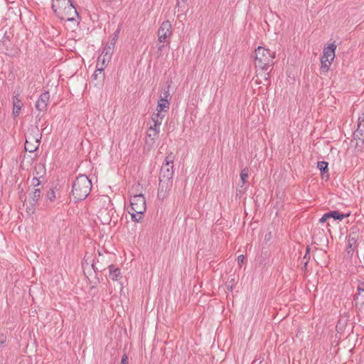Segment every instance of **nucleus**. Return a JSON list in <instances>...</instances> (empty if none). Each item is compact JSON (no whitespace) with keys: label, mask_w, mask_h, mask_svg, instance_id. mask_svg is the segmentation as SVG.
<instances>
[{"label":"nucleus","mask_w":364,"mask_h":364,"mask_svg":"<svg viewBox=\"0 0 364 364\" xmlns=\"http://www.w3.org/2000/svg\"><path fill=\"white\" fill-rule=\"evenodd\" d=\"M142 186L138 183L133 187L132 193L133 196L130 198V205L132 212H129L132 219L134 221L139 222L141 219V215L146 210V200L144 195L139 191Z\"/></svg>","instance_id":"obj_1"},{"label":"nucleus","mask_w":364,"mask_h":364,"mask_svg":"<svg viewBox=\"0 0 364 364\" xmlns=\"http://www.w3.org/2000/svg\"><path fill=\"white\" fill-rule=\"evenodd\" d=\"M52 9L55 15L63 21H73L74 17L78 15L70 0H52Z\"/></svg>","instance_id":"obj_2"},{"label":"nucleus","mask_w":364,"mask_h":364,"mask_svg":"<svg viewBox=\"0 0 364 364\" xmlns=\"http://www.w3.org/2000/svg\"><path fill=\"white\" fill-rule=\"evenodd\" d=\"M91 191V179L85 175H80L73 185V196L75 200L85 199Z\"/></svg>","instance_id":"obj_3"},{"label":"nucleus","mask_w":364,"mask_h":364,"mask_svg":"<svg viewBox=\"0 0 364 364\" xmlns=\"http://www.w3.org/2000/svg\"><path fill=\"white\" fill-rule=\"evenodd\" d=\"M255 64L257 68L267 70L274 64V53L268 49L259 46L255 49Z\"/></svg>","instance_id":"obj_4"},{"label":"nucleus","mask_w":364,"mask_h":364,"mask_svg":"<svg viewBox=\"0 0 364 364\" xmlns=\"http://www.w3.org/2000/svg\"><path fill=\"white\" fill-rule=\"evenodd\" d=\"M175 155L171 152L165 158L160 170L159 178L173 180Z\"/></svg>","instance_id":"obj_5"},{"label":"nucleus","mask_w":364,"mask_h":364,"mask_svg":"<svg viewBox=\"0 0 364 364\" xmlns=\"http://www.w3.org/2000/svg\"><path fill=\"white\" fill-rule=\"evenodd\" d=\"M41 136L37 133L36 136L29 134L26 137L25 150L28 152H34L40 145V139Z\"/></svg>","instance_id":"obj_6"},{"label":"nucleus","mask_w":364,"mask_h":364,"mask_svg":"<svg viewBox=\"0 0 364 364\" xmlns=\"http://www.w3.org/2000/svg\"><path fill=\"white\" fill-rule=\"evenodd\" d=\"M172 34V26L169 21H164L158 31V40L161 43L166 41Z\"/></svg>","instance_id":"obj_7"},{"label":"nucleus","mask_w":364,"mask_h":364,"mask_svg":"<svg viewBox=\"0 0 364 364\" xmlns=\"http://www.w3.org/2000/svg\"><path fill=\"white\" fill-rule=\"evenodd\" d=\"M357 294L355 296V306L361 309L364 306V280L359 281L357 287Z\"/></svg>","instance_id":"obj_8"},{"label":"nucleus","mask_w":364,"mask_h":364,"mask_svg":"<svg viewBox=\"0 0 364 364\" xmlns=\"http://www.w3.org/2000/svg\"><path fill=\"white\" fill-rule=\"evenodd\" d=\"M173 180L159 178L158 193L159 198H164L171 190Z\"/></svg>","instance_id":"obj_9"},{"label":"nucleus","mask_w":364,"mask_h":364,"mask_svg":"<svg viewBox=\"0 0 364 364\" xmlns=\"http://www.w3.org/2000/svg\"><path fill=\"white\" fill-rule=\"evenodd\" d=\"M49 99L50 95L48 92L42 93L36 103V108L40 112H46Z\"/></svg>","instance_id":"obj_10"},{"label":"nucleus","mask_w":364,"mask_h":364,"mask_svg":"<svg viewBox=\"0 0 364 364\" xmlns=\"http://www.w3.org/2000/svg\"><path fill=\"white\" fill-rule=\"evenodd\" d=\"M109 60H106L105 56L103 55H100L98 57L97 63L96 65V70L95 72V78L97 79V76L100 75V78L104 79L105 74L103 73L104 67L106 63H108Z\"/></svg>","instance_id":"obj_11"},{"label":"nucleus","mask_w":364,"mask_h":364,"mask_svg":"<svg viewBox=\"0 0 364 364\" xmlns=\"http://www.w3.org/2000/svg\"><path fill=\"white\" fill-rule=\"evenodd\" d=\"M355 139L364 140V113H362L358 119L357 129L353 133Z\"/></svg>","instance_id":"obj_12"},{"label":"nucleus","mask_w":364,"mask_h":364,"mask_svg":"<svg viewBox=\"0 0 364 364\" xmlns=\"http://www.w3.org/2000/svg\"><path fill=\"white\" fill-rule=\"evenodd\" d=\"M170 107V102L167 100L159 99L157 103L156 114H160L161 116L165 117V113L168 112Z\"/></svg>","instance_id":"obj_13"},{"label":"nucleus","mask_w":364,"mask_h":364,"mask_svg":"<svg viewBox=\"0 0 364 364\" xmlns=\"http://www.w3.org/2000/svg\"><path fill=\"white\" fill-rule=\"evenodd\" d=\"M336 48V46L333 43L331 44L328 47L324 48L321 58L323 59L326 58L333 61L335 58Z\"/></svg>","instance_id":"obj_14"},{"label":"nucleus","mask_w":364,"mask_h":364,"mask_svg":"<svg viewBox=\"0 0 364 364\" xmlns=\"http://www.w3.org/2000/svg\"><path fill=\"white\" fill-rule=\"evenodd\" d=\"M265 70H262V69H259L258 68L257 70H256V82L257 84H261L262 83V79L267 82V85H269V73H266L264 71Z\"/></svg>","instance_id":"obj_15"},{"label":"nucleus","mask_w":364,"mask_h":364,"mask_svg":"<svg viewBox=\"0 0 364 364\" xmlns=\"http://www.w3.org/2000/svg\"><path fill=\"white\" fill-rule=\"evenodd\" d=\"M164 118V116H161L160 114H153L151 116L152 124H150L149 128H156V129L160 130V126Z\"/></svg>","instance_id":"obj_16"},{"label":"nucleus","mask_w":364,"mask_h":364,"mask_svg":"<svg viewBox=\"0 0 364 364\" xmlns=\"http://www.w3.org/2000/svg\"><path fill=\"white\" fill-rule=\"evenodd\" d=\"M160 130L156 129V128H148L146 131V142L147 143H154L156 139L159 136Z\"/></svg>","instance_id":"obj_17"},{"label":"nucleus","mask_w":364,"mask_h":364,"mask_svg":"<svg viewBox=\"0 0 364 364\" xmlns=\"http://www.w3.org/2000/svg\"><path fill=\"white\" fill-rule=\"evenodd\" d=\"M13 105H14L13 114L14 116L16 117L20 112V110L23 106V103H22L21 100L18 98V96H14V100H13Z\"/></svg>","instance_id":"obj_18"},{"label":"nucleus","mask_w":364,"mask_h":364,"mask_svg":"<svg viewBox=\"0 0 364 364\" xmlns=\"http://www.w3.org/2000/svg\"><path fill=\"white\" fill-rule=\"evenodd\" d=\"M41 191L40 188H35L33 191L30 194L31 203L34 205L38 200L41 198Z\"/></svg>","instance_id":"obj_19"},{"label":"nucleus","mask_w":364,"mask_h":364,"mask_svg":"<svg viewBox=\"0 0 364 364\" xmlns=\"http://www.w3.org/2000/svg\"><path fill=\"white\" fill-rule=\"evenodd\" d=\"M122 277L121 273L119 272V269L117 268H114L112 265L109 266V278L112 280L117 281L120 279Z\"/></svg>","instance_id":"obj_20"},{"label":"nucleus","mask_w":364,"mask_h":364,"mask_svg":"<svg viewBox=\"0 0 364 364\" xmlns=\"http://www.w3.org/2000/svg\"><path fill=\"white\" fill-rule=\"evenodd\" d=\"M331 63H332V60H331L326 59V58L323 59L322 58H321V72H323L324 73H327L330 68Z\"/></svg>","instance_id":"obj_21"},{"label":"nucleus","mask_w":364,"mask_h":364,"mask_svg":"<svg viewBox=\"0 0 364 364\" xmlns=\"http://www.w3.org/2000/svg\"><path fill=\"white\" fill-rule=\"evenodd\" d=\"M328 166V164L324 161H318L317 164V167L321 171V173L322 175L324 173L327 172Z\"/></svg>","instance_id":"obj_22"},{"label":"nucleus","mask_w":364,"mask_h":364,"mask_svg":"<svg viewBox=\"0 0 364 364\" xmlns=\"http://www.w3.org/2000/svg\"><path fill=\"white\" fill-rule=\"evenodd\" d=\"M330 213V218H333L335 220H343L345 217H347L348 215H344L342 213H340L337 211H331Z\"/></svg>","instance_id":"obj_23"},{"label":"nucleus","mask_w":364,"mask_h":364,"mask_svg":"<svg viewBox=\"0 0 364 364\" xmlns=\"http://www.w3.org/2000/svg\"><path fill=\"white\" fill-rule=\"evenodd\" d=\"M247 178H248V170H247V168H244L240 172V180L242 182L241 186H242L245 183Z\"/></svg>","instance_id":"obj_24"},{"label":"nucleus","mask_w":364,"mask_h":364,"mask_svg":"<svg viewBox=\"0 0 364 364\" xmlns=\"http://www.w3.org/2000/svg\"><path fill=\"white\" fill-rule=\"evenodd\" d=\"M113 50H111L110 48H107V46L104 48L103 51L102 52L101 55H103L105 56L106 60H110L111 55L112 54Z\"/></svg>","instance_id":"obj_25"},{"label":"nucleus","mask_w":364,"mask_h":364,"mask_svg":"<svg viewBox=\"0 0 364 364\" xmlns=\"http://www.w3.org/2000/svg\"><path fill=\"white\" fill-rule=\"evenodd\" d=\"M46 198L48 200H49L50 202H53L55 200L56 198V196H55V192L54 191L53 189H50L48 193H47V196H46Z\"/></svg>","instance_id":"obj_26"},{"label":"nucleus","mask_w":364,"mask_h":364,"mask_svg":"<svg viewBox=\"0 0 364 364\" xmlns=\"http://www.w3.org/2000/svg\"><path fill=\"white\" fill-rule=\"evenodd\" d=\"M88 258H89V257H87V254H86L84 257V260L82 262V267L83 272H84V274L85 276H87V273L85 272V271L89 269V263L87 262Z\"/></svg>","instance_id":"obj_27"},{"label":"nucleus","mask_w":364,"mask_h":364,"mask_svg":"<svg viewBox=\"0 0 364 364\" xmlns=\"http://www.w3.org/2000/svg\"><path fill=\"white\" fill-rule=\"evenodd\" d=\"M167 100L168 101H171V96L169 93L168 88L167 90H164L162 94L160 95L159 99Z\"/></svg>","instance_id":"obj_28"},{"label":"nucleus","mask_w":364,"mask_h":364,"mask_svg":"<svg viewBox=\"0 0 364 364\" xmlns=\"http://www.w3.org/2000/svg\"><path fill=\"white\" fill-rule=\"evenodd\" d=\"M167 100L168 101H171V96L169 93L168 88L167 90H164L162 94L160 95L159 99Z\"/></svg>","instance_id":"obj_29"},{"label":"nucleus","mask_w":364,"mask_h":364,"mask_svg":"<svg viewBox=\"0 0 364 364\" xmlns=\"http://www.w3.org/2000/svg\"><path fill=\"white\" fill-rule=\"evenodd\" d=\"M6 343V336L4 333L0 334V349L5 346Z\"/></svg>","instance_id":"obj_30"},{"label":"nucleus","mask_w":364,"mask_h":364,"mask_svg":"<svg viewBox=\"0 0 364 364\" xmlns=\"http://www.w3.org/2000/svg\"><path fill=\"white\" fill-rule=\"evenodd\" d=\"M309 248L307 247L306 249V255H304V258H303V260H304V267H306L308 262H309V260L310 259V256L309 255Z\"/></svg>","instance_id":"obj_31"},{"label":"nucleus","mask_w":364,"mask_h":364,"mask_svg":"<svg viewBox=\"0 0 364 364\" xmlns=\"http://www.w3.org/2000/svg\"><path fill=\"white\" fill-rule=\"evenodd\" d=\"M41 184V181L39 180L38 178L37 177H33L32 178V181H31V186H33V187H38Z\"/></svg>","instance_id":"obj_32"},{"label":"nucleus","mask_w":364,"mask_h":364,"mask_svg":"<svg viewBox=\"0 0 364 364\" xmlns=\"http://www.w3.org/2000/svg\"><path fill=\"white\" fill-rule=\"evenodd\" d=\"M119 29L118 28L113 34L112 36V38L111 39V41H113L114 43H116L117 40L118 39V37H119Z\"/></svg>","instance_id":"obj_33"},{"label":"nucleus","mask_w":364,"mask_h":364,"mask_svg":"<svg viewBox=\"0 0 364 364\" xmlns=\"http://www.w3.org/2000/svg\"><path fill=\"white\" fill-rule=\"evenodd\" d=\"M330 218V213H325L319 220L320 223H323L326 221L328 218Z\"/></svg>","instance_id":"obj_34"},{"label":"nucleus","mask_w":364,"mask_h":364,"mask_svg":"<svg viewBox=\"0 0 364 364\" xmlns=\"http://www.w3.org/2000/svg\"><path fill=\"white\" fill-rule=\"evenodd\" d=\"M245 257L243 255H240L237 257V263L240 267H242L244 263Z\"/></svg>","instance_id":"obj_35"},{"label":"nucleus","mask_w":364,"mask_h":364,"mask_svg":"<svg viewBox=\"0 0 364 364\" xmlns=\"http://www.w3.org/2000/svg\"><path fill=\"white\" fill-rule=\"evenodd\" d=\"M121 364H128V357L127 355H124L122 358Z\"/></svg>","instance_id":"obj_36"},{"label":"nucleus","mask_w":364,"mask_h":364,"mask_svg":"<svg viewBox=\"0 0 364 364\" xmlns=\"http://www.w3.org/2000/svg\"><path fill=\"white\" fill-rule=\"evenodd\" d=\"M115 43L113 41H111L109 43H107V45L106 46L107 48H110L112 50H113L114 48V46H115Z\"/></svg>","instance_id":"obj_37"},{"label":"nucleus","mask_w":364,"mask_h":364,"mask_svg":"<svg viewBox=\"0 0 364 364\" xmlns=\"http://www.w3.org/2000/svg\"><path fill=\"white\" fill-rule=\"evenodd\" d=\"M355 242V241L354 238L353 237H350L349 240H348V247L351 248L353 244H354Z\"/></svg>","instance_id":"obj_38"},{"label":"nucleus","mask_w":364,"mask_h":364,"mask_svg":"<svg viewBox=\"0 0 364 364\" xmlns=\"http://www.w3.org/2000/svg\"><path fill=\"white\" fill-rule=\"evenodd\" d=\"M92 269H94V271H95V272H98V271H99V269H98V268H97V267L95 268V264H92Z\"/></svg>","instance_id":"obj_39"},{"label":"nucleus","mask_w":364,"mask_h":364,"mask_svg":"<svg viewBox=\"0 0 364 364\" xmlns=\"http://www.w3.org/2000/svg\"><path fill=\"white\" fill-rule=\"evenodd\" d=\"M186 1V0H177L176 6H179L180 1H182L183 3H184Z\"/></svg>","instance_id":"obj_40"}]
</instances>
